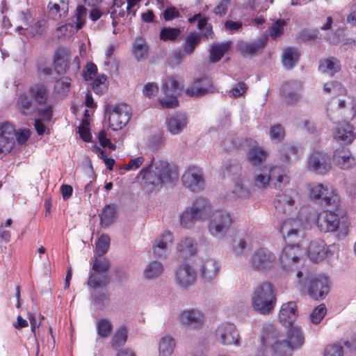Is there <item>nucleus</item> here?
Returning a JSON list of instances; mask_svg holds the SVG:
<instances>
[{"mask_svg": "<svg viewBox=\"0 0 356 356\" xmlns=\"http://www.w3.org/2000/svg\"><path fill=\"white\" fill-rule=\"evenodd\" d=\"M184 186L194 193H198L205 187L203 171L197 166L189 167L182 175Z\"/></svg>", "mask_w": 356, "mask_h": 356, "instance_id": "f8f14e48", "label": "nucleus"}, {"mask_svg": "<svg viewBox=\"0 0 356 356\" xmlns=\"http://www.w3.org/2000/svg\"><path fill=\"white\" fill-rule=\"evenodd\" d=\"M31 130L28 128H22L16 129L15 136L16 138L17 143L20 145H25L27 140L31 137Z\"/></svg>", "mask_w": 356, "mask_h": 356, "instance_id": "052dcab7", "label": "nucleus"}, {"mask_svg": "<svg viewBox=\"0 0 356 356\" xmlns=\"http://www.w3.org/2000/svg\"><path fill=\"white\" fill-rule=\"evenodd\" d=\"M232 224L230 214L225 210L214 211L210 216L208 229L215 238L222 239Z\"/></svg>", "mask_w": 356, "mask_h": 356, "instance_id": "9d476101", "label": "nucleus"}, {"mask_svg": "<svg viewBox=\"0 0 356 356\" xmlns=\"http://www.w3.org/2000/svg\"><path fill=\"white\" fill-rule=\"evenodd\" d=\"M177 255L183 259L193 257L197 252V243L191 238H186L177 244Z\"/></svg>", "mask_w": 356, "mask_h": 356, "instance_id": "c756f323", "label": "nucleus"}, {"mask_svg": "<svg viewBox=\"0 0 356 356\" xmlns=\"http://www.w3.org/2000/svg\"><path fill=\"white\" fill-rule=\"evenodd\" d=\"M267 156V152L259 146H252L249 148L247 153L248 162L254 166L259 165L265 161Z\"/></svg>", "mask_w": 356, "mask_h": 356, "instance_id": "e433bc0d", "label": "nucleus"}, {"mask_svg": "<svg viewBox=\"0 0 356 356\" xmlns=\"http://www.w3.org/2000/svg\"><path fill=\"white\" fill-rule=\"evenodd\" d=\"M276 262V256L269 250L260 248L250 256V266L254 270L264 271L271 269Z\"/></svg>", "mask_w": 356, "mask_h": 356, "instance_id": "9b49d317", "label": "nucleus"}, {"mask_svg": "<svg viewBox=\"0 0 356 356\" xmlns=\"http://www.w3.org/2000/svg\"><path fill=\"white\" fill-rule=\"evenodd\" d=\"M301 83L298 81H289L285 83L282 86V92L285 101L288 104L296 102L300 97Z\"/></svg>", "mask_w": 356, "mask_h": 356, "instance_id": "7c9ffc66", "label": "nucleus"}, {"mask_svg": "<svg viewBox=\"0 0 356 356\" xmlns=\"http://www.w3.org/2000/svg\"><path fill=\"white\" fill-rule=\"evenodd\" d=\"M115 217V208L113 206L106 205L100 214V224L106 228L113 223Z\"/></svg>", "mask_w": 356, "mask_h": 356, "instance_id": "37998d69", "label": "nucleus"}, {"mask_svg": "<svg viewBox=\"0 0 356 356\" xmlns=\"http://www.w3.org/2000/svg\"><path fill=\"white\" fill-rule=\"evenodd\" d=\"M49 17L58 21L66 17L68 13V3L64 0H51L47 6Z\"/></svg>", "mask_w": 356, "mask_h": 356, "instance_id": "a878e982", "label": "nucleus"}, {"mask_svg": "<svg viewBox=\"0 0 356 356\" xmlns=\"http://www.w3.org/2000/svg\"><path fill=\"white\" fill-rule=\"evenodd\" d=\"M310 199L321 200L326 206L337 207L340 206V197L335 188L330 184L311 183L307 185Z\"/></svg>", "mask_w": 356, "mask_h": 356, "instance_id": "6e6552de", "label": "nucleus"}, {"mask_svg": "<svg viewBox=\"0 0 356 356\" xmlns=\"http://www.w3.org/2000/svg\"><path fill=\"white\" fill-rule=\"evenodd\" d=\"M298 50L294 47H287L282 56V63L286 69L293 68L299 59Z\"/></svg>", "mask_w": 356, "mask_h": 356, "instance_id": "58836bf2", "label": "nucleus"}, {"mask_svg": "<svg viewBox=\"0 0 356 356\" xmlns=\"http://www.w3.org/2000/svg\"><path fill=\"white\" fill-rule=\"evenodd\" d=\"M280 168L275 166L270 169V173L257 174L254 177V185L258 188H266L270 180L276 179L274 184L276 188H280L282 182L288 183L289 181L286 175L280 173Z\"/></svg>", "mask_w": 356, "mask_h": 356, "instance_id": "2eb2a0df", "label": "nucleus"}, {"mask_svg": "<svg viewBox=\"0 0 356 356\" xmlns=\"http://www.w3.org/2000/svg\"><path fill=\"white\" fill-rule=\"evenodd\" d=\"M29 93L38 104L45 105V108L39 111H51L52 104L50 99H48L47 90L44 86L37 85L31 87Z\"/></svg>", "mask_w": 356, "mask_h": 356, "instance_id": "bb28decb", "label": "nucleus"}, {"mask_svg": "<svg viewBox=\"0 0 356 356\" xmlns=\"http://www.w3.org/2000/svg\"><path fill=\"white\" fill-rule=\"evenodd\" d=\"M163 96L159 99V104L163 109H175L179 106L177 96L181 90L177 79L172 76L167 77L162 83Z\"/></svg>", "mask_w": 356, "mask_h": 356, "instance_id": "1a4fd4ad", "label": "nucleus"}, {"mask_svg": "<svg viewBox=\"0 0 356 356\" xmlns=\"http://www.w3.org/2000/svg\"><path fill=\"white\" fill-rule=\"evenodd\" d=\"M175 347L174 339L166 335L163 337L159 344V356H171Z\"/></svg>", "mask_w": 356, "mask_h": 356, "instance_id": "a19ab883", "label": "nucleus"}, {"mask_svg": "<svg viewBox=\"0 0 356 356\" xmlns=\"http://www.w3.org/2000/svg\"><path fill=\"white\" fill-rule=\"evenodd\" d=\"M173 241L172 234L165 232L157 237L153 244L154 255L158 258L165 259L168 255V250Z\"/></svg>", "mask_w": 356, "mask_h": 356, "instance_id": "5701e85b", "label": "nucleus"}, {"mask_svg": "<svg viewBox=\"0 0 356 356\" xmlns=\"http://www.w3.org/2000/svg\"><path fill=\"white\" fill-rule=\"evenodd\" d=\"M220 263L214 259L207 258L200 264L199 274L203 283H211L219 275Z\"/></svg>", "mask_w": 356, "mask_h": 356, "instance_id": "f3484780", "label": "nucleus"}, {"mask_svg": "<svg viewBox=\"0 0 356 356\" xmlns=\"http://www.w3.org/2000/svg\"><path fill=\"white\" fill-rule=\"evenodd\" d=\"M139 175L144 180V186L148 191L177 178L176 172L172 171L169 163L163 161H156L143 168Z\"/></svg>", "mask_w": 356, "mask_h": 356, "instance_id": "f03ea898", "label": "nucleus"}, {"mask_svg": "<svg viewBox=\"0 0 356 356\" xmlns=\"http://www.w3.org/2000/svg\"><path fill=\"white\" fill-rule=\"evenodd\" d=\"M343 348L341 345L333 344L327 346L325 350L324 356H343Z\"/></svg>", "mask_w": 356, "mask_h": 356, "instance_id": "774afa93", "label": "nucleus"}, {"mask_svg": "<svg viewBox=\"0 0 356 356\" xmlns=\"http://www.w3.org/2000/svg\"><path fill=\"white\" fill-rule=\"evenodd\" d=\"M213 91V87L210 79L201 78L188 86L185 90V93L188 97H200Z\"/></svg>", "mask_w": 356, "mask_h": 356, "instance_id": "4be33fe9", "label": "nucleus"}, {"mask_svg": "<svg viewBox=\"0 0 356 356\" xmlns=\"http://www.w3.org/2000/svg\"><path fill=\"white\" fill-rule=\"evenodd\" d=\"M298 279V287L306 291L307 294L314 300L323 299L330 292V282L328 277L298 270L296 273Z\"/></svg>", "mask_w": 356, "mask_h": 356, "instance_id": "20e7f679", "label": "nucleus"}, {"mask_svg": "<svg viewBox=\"0 0 356 356\" xmlns=\"http://www.w3.org/2000/svg\"><path fill=\"white\" fill-rule=\"evenodd\" d=\"M297 341L293 340L287 342L284 334L278 333L275 329H271L262 337L264 346H270L273 356H291L294 349L300 348L303 344V339L298 332H296Z\"/></svg>", "mask_w": 356, "mask_h": 356, "instance_id": "0eeeda50", "label": "nucleus"}, {"mask_svg": "<svg viewBox=\"0 0 356 356\" xmlns=\"http://www.w3.org/2000/svg\"><path fill=\"white\" fill-rule=\"evenodd\" d=\"M70 86V79L68 78H63L57 81L55 84V90L61 97H65L69 91Z\"/></svg>", "mask_w": 356, "mask_h": 356, "instance_id": "13d9d810", "label": "nucleus"}, {"mask_svg": "<svg viewBox=\"0 0 356 356\" xmlns=\"http://www.w3.org/2000/svg\"><path fill=\"white\" fill-rule=\"evenodd\" d=\"M334 163L341 170H349L356 165V159L349 149L341 148L334 151Z\"/></svg>", "mask_w": 356, "mask_h": 356, "instance_id": "412c9836", "label": "nucleus"}, {"mask_svg": "<svg viewBox=\"0 0 356 356\" xmlns=\"http://www.w3.org/2000/svg\"><path fill=\"white\" fill-rule=\"evenodd\" d=\"M286 20L284 19H280L274 22L269 26V35L274 40H277L284 34V29L286 26Z\"/></svg>", "mask_w": 356, "mask_h": 356, "instance_id": "49530a36", "label": "nucleus"}, {"mask_svg": "<svg viewBox=\"0 0 356 356\" xmlns=\"http://www.w3.org/2000/svg\"><path fill=\"white\" fill-rule=\"evenodd\" d=\"M109 282L108 273H103L97 271L90 273L87 284L95 289L105 287Z\"/></svg>", "mask_w": 356, "mask_h": 356, "instance_id": "f704fd0d", "label": "nucleus"}, {"mask_svg": "<svg viewBox=\"0 0 356 356\" xmlns=\"http://www.w3.org/2000/svg\"><path fill=\"white\" fill-rule=\"evenodd\" d=\"M297 317V305L293 301H289L282 304L281 306L279 319L281 323L286 327L293 325V322Z\"/></svg>", "mask_w": 356, "mask_h": 356, "instance_id": "cd10ccee", "label": "nucleus"}, {"mask_svg": "<svg viewBox=\"0 0 356 356\" xmlns=\"http://www.w3.org/2000/svg\"><path fill=\"white\" fill-rule=\"evenodd\" d=\"M15 142L8 136H0V159L8 154L13 149Z\"/></svg>", "mask_w": 356, "mask_h": 356, "instance_id": "4d7b16f0", "label": "nucleus"}, {"mask_svg": "<svg viewBox=\"0 0 356 356\" xmlns=\"http://www.w3.org/2000/svg\"><path fill=\"white\" fill-rule=\"evenodd\" d=\"M200 39L201 36L196 33H191L188 35L184 47V52L187 54H191L200 43Z\"/></svg>", "mask_w": 356, "mask_h": 356, "instance_id": "8fccbe9b", "label": "nucleus"}, {"mask_svg": "<svg viewBox=\"0 0 356 356\" xmlns=\"http://www.w3.org/2000/svg\"><path fill=\"white\" fill-rule=\"evenodd\" d=\"M128 331L124 325L120 326L115 332L111 339V346L117 349L124 346L127 340Z\"/></svg>", "mask_w": 356, "mask_h": 356, "instance_id": "c03bdc74", "label": "nucleus"}, {"mask_svg": "<svg viewBox=\"0 0 356 356\" xmlns=\"http://www.w3.org/2000/svg\"><path fill=\"white\" fill-rule=\"evenodd\" d=\"M339 207H334V211L326 210L320 213L316 219V224L321 232H337L338 238L343 239L348 234L349 225L342 216Z\"/></svg>", "mask_w": 356, "mask_h": 356, "instance_id": "39448f33", "label": "nucleus"}, {"mask_svg": "<svg viewBox=\"0 0 356 356\" xmlns=\"http://www.w3.org/2000/svg\"><path fill=\"white\" fill-rule=\"evenodd\" d=\"M134 56L137 60H140L147 56L148 46L145 41L142 40H136L132 47Z\"/></svg>", "mask_w": 356, "mask_h": 356, "instance_id": "de8ad7c7", "label": "nucleus"}, {"mask_svg": "<svg viewBox=\"0 0 356 356\" xmlns=\"http://www.w3.org/2000/svg\"><path fill=\"white\" fill-rule=\"evenodd\" d=\"M319 70L324 73L333 76L336 72L340 71L341 64L338 59L332 57L321 60Z\"/></svg>", "mask_w": 356, "mask_h": 356, "instance_id": "4c0bfd02", "label": "nucleus"}, {"mask_svg": "<svg viewBox=\"0 0 356 356\" xmlns=\"http://www.w3.org/2000/svg\"><path fill=\"white\" fill-rule=\"evenodd\" d=\"M284 134L285 132L284 128L279 124H275L270 129V138L276 143L281 142L284 139Z\"/></svg>", "mask_w": 356, "mask_h": 356, "instance_id": "6e6d98bb", "label": "nucleus"}, {"mask_svg": "<svg viewBox=\"0 0 356 356\" xmlns=\"http://www.w3.org/2000/svg\"><path fill=\"white\" fill-rule=\"evenodd\" d=\"M250 300L254 312L261 315H269L277 305L275 286L269 282L259 284L251 293Z\"/></svg>", "mask_w": 356, "mask_h": 356, "instance_id": "7ed1b4c3", "label": "nucleus"}, {"mask_svg": "<svg viewBox=\"0 0 356 356\" xmlns=\"http://www.w3.org/2000/svg\"><path fill=\"white\" fill-rule=\"evenodd\" d=\"M175 277L180 287L188 289L195 284L196 272L190 265L182 264L176 269Z\"/></svg>", "mask_w": 356, "mask_h": 356, "instance_id": "6ab92c4d", "label": "nucleus"}, {"mask_svg": "<svg viewBox=\"0 0 356 356\" xmlns=\"http://www.w3.org/2000/svg\"><path fill=\"white\" fill-rule=\"evenodd\" d=\"M106 75L101 74L94 80L92 83V89L95 93H102V92L106 88Z\"/></svg>", "mask_w": 356, "mask_h": 356, "instance_id": "680f3d73", "label": "nucleus"}, {"mask_svg": "<svg viewBox=\"0 0 356 356\" xmlns=\"http://www.w3.org/2000/svg\"><path fill=\"white\" fill-rule=\"evenodd\" d=\"M326 244L323 240H315L310 243L308 247V256L311 260L318 262L326 254Z\"/></svg>", "mask_w": 356, "mask_h": 356, "instance_id": "2f4dec72", "label": "nucleus"}, {"mask_svg": "<svg viewBox=\"0 0 356 356\" xmlns=\"http://www.w3.org/2000/svg\"><path fill=\"white\" fill-rule=\"evenodd\" d=\"M111 268L110 261L106 258H102L95 256V258L92 264V270L97 271L103 273H108V270Z\"/></svg>", "mask_w": 356, "mask_h": 356, "instance_id": "864d4df0", "label": "nucleus"}, {"mask_svg": "<svg viewBox=\"0 0 356 356\" xmlns=\"http://www.w3.org/2000/svg\"><path fill=\"white\" fill-rule=\"evenodd\" d=\"M105 118H108L111 127L113 130H118L127 124L131 118V113H107Z\"/></svg>", "mask_w": 356, "mask_h": 356, "instance_id": "72a5a7b5", "label": "nucleus"}, {"mask_svg": "<svg viewBox=\"0 0 356 356\" xmlns=\"http://www.w3.org/2000/svg\"><path fill=\"white\" fill-rule=\"evenodd\" d=\"M159 92L158 84L154 82H149L146 83L143 89V94L147 98L155 97Z\"/></svg>", "mask_w": 356, "mask_h": 356, "instance_id": "0e129e2a", "label": "nucleus"}, {"mask_svg": "<svg viewBox=\"0 0 356 356\" xmlns=\"http://www.w3.org/2000/svg\"><path fill=\"white\" fill-rule=\"evenodd\" d=\"M333 138L335 141L341 144L349 145L355 139L356 133L354 127L349 122H339L333 130Z\"/></svg>", "mask_w": 356, "mask_h": 356, "instance_id": "a211bd4d", "label": "nucleus"}, {"mask_svg": "<svg viewBox=\"0 0 356 356\" xmlns=\"http://www.w3.org/2000/svg\"><path fill=\"white\" fill-rule=\"evenodd\" d=\"M187 124V116L183 113H172L166 118L167 129L172 135L181 133Z\"/></svg>", "mask_w": 356, "mask_h": 356, "instance_id": "b1692460", "label": "nucleus"}, {"mask_svg": "<svg viewBox=\"0 0 356 356\" xmlns=\"http://www.w3.org/2000/svg\"><path fill=\"white\" fill-rule=\"evenodd\" d=\"M71 53L65 48H59L54 59V68L56 72L62 74L66 72L70 66Z\"/></svg>", "mask_w": 356, "mask_h": 356, "instance_id": "c85d7f7f", "label": "nucleus"}, {"mask_svg": "<svg viewBox=\"0 0 356 356\" xmlns=\"http://www.w3.org/2000/svg\"><path fill=\"white\" fill-rule=\"evenodd\" d=\"M307 168L316 174L325 175L331 169V163L327 154L314 151L309 156Z\"/></svg>", "mask_w": 356, "mask_h": 356, "instance_id": "4468645a", "label": "nucleus"}, {"mask_svg": "<svg viewBox=\"0 0 356 356\" xmlns=\"http://www.w3.org/2000/svg\"><path fill=\"white\" fill-rule=\"evenodd\" d=\"M211 211L210 202L207 198L199 197L194 200L180 215V225L185 229H191L197 222L205 221Z\"/></svg>", "mask_w": 356, "mask_h": 356, "instance_id": "423d86ee", "label": "nucleus"}, {"mask_svg": "<svg viewBox=\"0 0 356 356\" xmlns=\"http://www.w3.org/2000/svg\"><path fill=\"white\" fill-rule=\"evenodd\" d=\"M233 193L241 198H246L249 195V190L245 186L242 181L239 180L235 183Z\"/></svg>", "mask_w": 356, "mask_h": 356, "instance_id": "338daca9", "label": "nucleus"}, {"mask_svg": "<svg viewBox=\"0 0 356 356\" xmlns=\"http://www.w3.org/2000/svg\"><path fill=\"white\" fill-rule=\"evenodd\" d=\"M299 149L292 144H284L280 149V159L284 163H291L298 158Z\"/></svg>", "mask_w": 356, "mask_h": 356, "instance_id": "c9c22d12", "label": "nucleus"}, {"mask_svg": "<svg viewBox=\"0 0 356 356\" xmlns=\"http://www.w3.org/2000/svg\"><path fill=\"white\" fill-rule=\"evenodd\" d=\"M97 334L102 338L108 337L112 332L113 324L107 318L99 319L96 325Z\"/></svg>", "mask_w": 356, "mask_h": 356, "instance_id": "09e8293b", "label": "nucleus"}, {"mask_svg": "<svg viewBox=\"0 0 356 356\" xmlns=\"http://www.w3.org/2000/svg\"><path fill=\"white\" fill-rule=\"evenodd\" d=\"M164 272V266L159 261H149L143 269V277L146 280H156Z\"/></svg>", "mask_w": 356, "mask_h": 356, "instance_id": "473e14b6", "label": "nucleus"}, {"mask_svg": "<svg viewBox=\"0 0 356 356\" xmlns=\"http://www.w3.org/2000/svg\"><path fill=\"white\" fill-rule=\"evenodd\" d=\"M280 232L287 244L280 257V262L284 270L292 271L298 268L300 261L299 245L305 235L301 220L297 218L284 220L280 225Z\"/></svg>", "mask_w": 356, "mask_h": 356, "instance_id": "f257e3e1", "label": "nucleus"}, {"mask_svg": "<svg viewBox=\"0 0 356 356\" xmlns=\"http://www.w3.org/2000/svg\"><path fill=\"white\" fill-rule=\"evenodd\" d=\"M179 318L182 324L193 329L201 328L204 323V314L195 309L183 311Z\"/></svg>", "mask_w": 356, "mask_h": 356, "instance_id": "aec40b11", "label": "nucleus"}, {"mask_svg": "<svg viewBox=\"0 0 356 356\" xmlns=\"http://www.w3.org/2000/svg\"><path fill=\"white\" fill-rule=\"evenodd\" d=\"M110 237L107 234H102L97 241L95 245V256L101 257L106 254L109 248Z\"/></svg>", "mask_w": 356, "mask_h": 356, "instance_id": "3c124183", "label": "nucleus"}, {"mask_svg": "<svg viewBox=\"0 0 356 356\" xmlns=\"http://www.w3.org/2000/svg\"><path fill=\"white\" fill-rule=\"evenodd\" d=\"M47 22L45 19H40L31 26L29 34L31 36L41 35L47 29Z\"/></svg>", "mask_w": 356, "mask_h": 356, "instance_id": "69168bd1", "label": "nucleus"}, {"mask_svg": "<svg viewBox=\"0 0 356 356\" xmlns=\"http://www.w3.org/2000/svg\"><path fill=\"white\" fill-rule=\"evenodd\" d=\"M76 11V29L79 30L81 29L85 24V19L87 15V9L83 6H78Z\"/></svg>", "mask_w": 356, "mask_h": 356, "instance_id": "e2e57ef3", "label": "nucleus"}, {"mask_svg": "<svg viewBox=\"0 0 356 356\" xmlns=\"http://www.w3.org/2000/svg\"><path fill=\"white\" fill-rule=\"evenodd\" d=\"M326 312L327 309L324 304L318 305L313 310L311 314L312 322L315 324L319 323L325 316Z\"/></svg>", "mask_w": 356, "mask_h": 356, "instance_id": "bf43d9fd", "label": "nucleus"}, {"mask_svg": "<svg viewBox=\"0 0 356 356\" xmlns=\"http://www.w3.org/2000/svg\"><path fill=\"white\" fill-rule=\"evenodd\" d=\"M323 90L326 93H332L334 95H342L345 92L346 89L343 85L339 81H330L325 83Z\"/></svg>", "mask_w": 356, "mask_h": 356, "instance_id": "5fc2aeb1", "label": "nucleus"}, {"mask_svg": "<svg viewBox=\"0 0 356 356\" xmlns=\"http://www.w3.org/2000/svg\"><path fill=\"white\" fill-rule=\"evenodd\" d=\"M268 40V38L267 35H262L258 40L253 42H239L236 45V48L243 56H251L263 49L266 47Z\"/></svg>", "mask_w": 356, "mask_h": 356, "instance_id": "393cba45", "label": "nucleus"}, {"mask_svg": "<svg viewBox=\"0 0 356 356\" xmlns=\"http://www.w3.org/2000/svg\"><path fill=\"white\" fill-rule=\"evenodd\" d=\"M109 296L106 289H95L91 293V301L97 309H102L108 301Z\"/></svg>", "mask_w": 356, "mask_h": 356, "instance_id": "ea45409f", "label": "nucleus"}, {"mask_svg": "<svg viewBox=\"0 0 356 356\" xmlns=\"http://www.w3.org/2000/svg\"><path fill=\"white\" fill-rule=\"evenodd\" d=\"M216 337L223 345H239V334L232 323H225L216 330Z\"/></svg>", "mask_w": 356, "mask_h": 356, "instance_id": "dca6fc26", "label": "nucleus"}, {"mask_svg": "<svg viewBox=\"0 0 356 356\" xmlns=\"http://www.w3.org/2000/svg\"><path fill=\"white\" fill-rule=\"evenodd\" d=\"M90 113H84L81 124L79 126L80 137L86 142L91 141L92 136L90 133Z\"/></svg>", "mask_w": 356, "mask_h": 356, "instance_id": "a18cd8bd", "label": "nucleus"}, {"mask_svg": "<svg viewBox=\"0 0 356 356\" xmlns=\"http://www.w3.org/2000/svg\"><path fill=\"white\" fill-rule=\"evenodd\" d=\"M181 33L179 28L165 27L161 30L159 38L163 41H174L180 35Z\"/></svg>", "mask_w": 356, "mask_h": 356, "instance_id": "603ef678", "label": "nucleus"}, {"mask_svg": "<svg viewBox=\"0 0 356 356\" xmlns=\"http://www.w3.org/2000/svg\"><path fill=\"white\" fill-rule=\"evenodd\" d=\"M229 47L230 42H229L213 44L210 48L211 61L213 63L218 62Z\"/></svg>", "mask_w": 356, "mask_h": 356, "instance_id": "79ce46f5", "label": "nucleus"}, {"mask_svg": "<svg viewBox=\"0 0 356 356\" xmlns=\"http://www.w3.org/2000/svg\"><path fill=\"white\" fill-rule=\"evenodd\" d=\"M298 197V192L293 189H286L278 193L275 202L276 211L283 214H291L296 208L295 204Z\"/></svg>", "mask_w": 356, "mask_h": 356, "instance_id": "ddd939ff", "label": "nucleus"}]
</instances>
